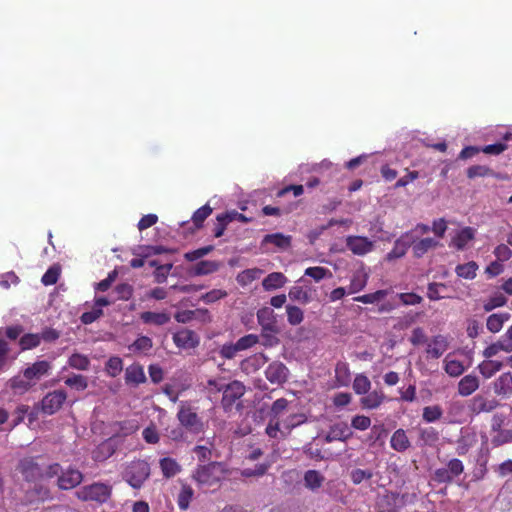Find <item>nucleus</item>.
I'll list each match as a JSON object with an SVG mask.
<instances>
[{"mask_svg":"<svg viewBox=\"0 0 512 512\" xmlns=\"http://www.w3.org/2000/svg\"><path fill=\"white\" fill-rule=\"evenodd\" d=\"M140 319L145 324H152L155 326H162L170 322L171 316L167 312H152L145 311L140 314Z\"/></svg>","mask_w":512,"mask_h":512,"instance_id":"nucleus-26","label":"nucleus"},{"mask_svg":"<svg viewBox=\"0 0 512 512\" xmlns=\"http://www.w3.org/2000/svg\"><path fill=\"white\" fill-rule=\"evenodd\" d=\"M443 410L439 405L426 406L423 408L422 418L427 423H433L441 419Z\"/></svg>","mask_w":512,"mask_h":512,"instance_id":"nucleus-49","label":"nucleus"},{"mask_svg":"<svg viewBox=\"0 0 512 512\" xmlns=\"http://www.w3.org/2000/svg\"><path fill=\"white\" fill-rule=\"evenodd\" d=\"M151 473L150 465L145 460H133L126 465L123 479L134 489H140Z\"/></svg>","mask_w":512,"mask_h":512,"instance_id":"nucleus-2","label":"nucleus"},{"mask_svg":"<svg viewBox=\"0 0 512 512\" xmlns=\"http://www.w3.org/2000/svg\"><path fill=\"white\" fill-rule=\"evenodd\" d=\"M353 435V432L345 422L332 425L326 435L327 442L346 441Z\"/></svg>","mask_w":512,"mask_h":512,"instance_id":"nucleus-21","label":"nucleus"},{"mask_svg":"<svg viewBox=\"0 0 512 512\" xmlns=\"http://www.w3.org/2000/svg\"><path fill=\"white\" fill-rule=\"evenodd\" d=\"M371 389V381L365 374H357L353 381V390L357 395H365Z\"/></svg>","mask_w":512,"mask_h":512,"instance_id":"nucleus-39","label":"nucleus"},{"mask_svg":"<svg viewBox=\"0 0 512 512\" xmlns=\"http://www.w3.org/2000/svg\"><path fill=\"white\" fill-rule=\"evenodd\" d=\"M219 264L215 261L202 260L194 266L195 275H207L216 272Z\"/></svg>","mask_w":512,"mask_h":512,"instance_id":"nucleus-48","label":"nucleus"},{"mask_svg":"<svg viewBox=\"0 0 512 512\" xmlns=\"http://www.w3.org/2000/svg\"><path fill=\"white\" fill-rule=\"evenodd\" d=\"M479 379L477 376L465 375L458 383V394L463 397L472 395L479 388Z\"/></svg>","mask_w":512,"mask_h":512,"instance_id":"nucleus-25","label":"nucleus"},{"mask_svg":"<svg viewBox=\"0 0 512 512\" xmlns=\"http://www.w3.org/2000/svg\"><path fill=\"white\" fill-rule=\"evenodd\" d=\"M112 493L110 485L105 483L96 482L91 485L81 487L76 495L82 501H96L99 503L106 502Z\"/></svg>","mask_w":512,"mask_h":512,"instance_id":"nucleus-3","label":"nucleus"},{"mask_svg":"<svg viewBox=\"0 0 512 512\" xmlns=\"http://www.w3.org/2000/svg\"><path fill=\"white\" fill-rule=\"evenodd\" d=\"M66 386L77 391H84L88 387V379L82 374H73L64 380Z\"/></svg>","mask_w":512,"mask_h":512,"instance_id":"nucleus-44","label":"nucleus"},{"mask_svg":"<svg viewBox=\"0 0 512 512\" xmlns=\"http://www.w3.org/2000/svg\"><path fill=\"white\" fill-rule=\"evenodd\" d=\"M83 480V474L74 468H68L58 476L57 485L62 490L73 489Z\"/></svg>","mask_w":512,"mask_h":512,"instance_id":"nucleus-12","label":"nucleus"},{"mask_svg":"<svg viewBox=\"0 0 512 512\" xmlns=\"http://www.w3.org/2000/svg\"><path fill=\"white\" fill-rule=\"evenodd\" d=\"M445 372L451 376V377H458L460 376L464 371V365L459 360H445V366H444Z\"/></svg>","mask_w":512,"mask_h":512,"instance_id":"nucleus-52","label":"nucleus"},{"mask_svg":"<svg viewBox=\"0 0 512 512\" xmlns=\"http://www.w3.org/2000/svg\"><path fill=\"white\" fill-rule=\"evenodd\" d=\"M287 321L290 325L296 326L303 322L304 312L301 308L295 305L286 306Z\"/></svg>","mask_w":512,"mask_h":512,"instance_id":"nucleus-46","label":"nucleus"},{"mask_svg":"<svg viewBox=\"0 0 512 512\" xmlns=\"http://www.w3.org/2000/svg\"><path fill=\"white\" fill-rule=\"evenodd\" d=\"M124 379L125 384L130 387H137L147 381L144 368L139 363H133L126 367Z\"/></svg>","mask_w":512,"mask_h":512,"instance_id":"nucleus-15","label":"nucleus"},{"mask_svg":"<svg viewBox=\"0 0 512 512\" xmlns=\"http://www.w3.org/2000/svg\"><path fill=\"white\" fill-rule=\"evenodd\" d=\"M34 384L30 381V379H27L22 376H15L12 379H10V388L15 392L19 394H23L27 392Z\"/></svg>","mask_w":512,"mask_h":512,"instance_id":"nucleus-41","label":"nucleus"},{"mask_svg":"<svg viewBox=\"0 0 512 512\" xmlns=\"http://www.w3.org/2000/svg\"><path fill=\"white\" fill-rule=\"evenodd\" d=\"M228 470L223 462L212 461L198 465L192 474L193 480L203 490L215 491L226 478Z\"/></svg>","mask_w":512,"mask_h":512,"instance_id":"nucleus-1","label":"nucleus"},{"mask_svg":"<svg viewBox=\"0 0 512 512\" xmlns=\"http://www.w3.org/2000/svg\"><path fill=\"white\" fill-rule=\"evenodd\" d=\"M404 495L397 492L387 491L377 502L378 512H400L404 506Z\"/></svg>","mask_w":512,"mask_h":512,"instance_id":"nucleus-7","label":"nucleus"},{"mask_svg":"<svg viewBox=\"0 0 512 512\" xmlns=\"http://www.w3.org/2000/svg\"><path fill=\"white\" fill-rule=\"evenodd\" d=\"M502 367L503 362L485 358V360L479 363L477 368L480 374L483 376V378L490 379L497 372H499L502 369Z\"/></svg>","mask_w":512,"mask_h":512,"instance_id":"nucleus-30","label":"nucleus"},{"mask_svg":"<svg viewBox=\"0 0 512 512\" xmlns=\"http://www.w3.org/2000/svg\"><path fill=\"white\" fill-rule=\"evenodd\" d=\"M448 347L447 338L443 335H436L428 343L426 354L430 358L438 359L447 351Z\"/></svg>","mask_w":512,"mask_h":512,"instance_id":"nucleus-20","label":"nucleus"},{"mask_svg":"<svg viewBox=\"0 0 512 512\" xmlns=\"http://www.w3.org/2000/svg\"><path fill=\"white\" fill-rule=\"evenodd\" d=\"M334 387H346L351 381L349 364L339 361L335 365Z\"/></svg>","mask_w":512,"mask_h":512,"instance_id":"nucleus-24","label":"nucleus"},{"mask_svg":"<svg viewBox=\"0 0 512 512\" xmlns=\"http://www.w3.org/2000/svg\"><path fill=\"white\" fill-rule=\"evenodd\" d=\"M52 365L47 360L36 361L31 366L24 369L23 375L25 378L35 384L36 381L40 380L43 376L50 373Z\"/></svg>","mask_w":512,"mask_h":512,"instance_id":"nucleus-14","label":"nucleus"},{"mask_svg":"<svg viewBox=\"0 0 512 512\" xmlns=\"http://www.w3.org/2000/svg\"><path fill=\"white\" fill-rule=\"evenodd\" d=\"M67 399V393L62 390L48 392L40 401L39 409L45 415H53L58 412Z\"/></svg>","mask_w":512,"mask_h":512,"instance_id":"nucleus-6","label":"nucleus"},{"mask_svg":"<svg viewBox=\"0 0 512 512\" xmlns=\"http://www.w3.org/2000/svg\"><path fill=\"white\" fill-rule=\"evenodd\" d=\"M493 254L498 261L505 262L512 257V250L509 247L508 243H501L494 248Z\"/></svg>","mask_w":512,"mask_h":512,"instance_id":"nucleus-60","label":"nucleus"},{"mask_svg":"<svg viewBox=\"0 0 512 512\" xmlns=\"http://www.w3.org/2000/svg\"><path fill=\"white\" fill-rule=\"evenodd\" d=\"M104 370L110 377H117L123 370V360L118 356L110 357L105 363Z\"/></svg>","mask_w":512,"mask_h":512,"instance_id":"nucleus-42","label":"nucleus"},{"mask_svg":"<svg viewBox=\"0 0 512 512\" xmlns=\"http://www.w3.org/2000/svg\"><path fill=\"white\" fill-rule=\"evenodd\" d=\"M143 257H149L152 255H160L163 253H174L175 250L164 247L162 245H147L141 247Z\"/></svg>","mask_w":512,"mask_h":512,"instance_id":"nucleus-58","label":"nucleus"},{"mask_svg":"<svg viewBox=\"0 0 512 512\" xmlns=\"http://www.w3.org/2000/svg\"><path fill=\"white\" fill-rule=\"evenodd\" d=\"M304 274L306 276L313 278L316 282H319L326 277L332 276V273L330 272L329 269L321 266L308 267L305 270Z\"/></svg>","mask_w":512,"mask_h":512,"instance_id":"nucleus-51","label":"nucleus"},{"mask_svg":"<svg viewBox=\"0 0 512 512\" xmlns=\"http://www.w3.org/2000/svg\"><path fill=\"white\" fill-rule=\"evenodd\" d=\"M373 472L371 470H364L360 468L353 469L350 473V478L353 484L359 485L364 480H370L373 477Z\"/></svg>","mask_w":512,"mask_h":512,"instance_id":"nucleus-56","label":"nucleus"},{"mask_svg":"<svg viewBox=\"0 0 512 512\" xmlns=\"http://www.w3.org/2000/svg\"><path fill=\"white\" fill-rule=\"evenodd\" d=\"M193 495L194 491L191 486L182 485L181 490L177 496V505L180 510L185 511L189 508Z\"/></svg>","mask_w":512,"mask_h":512,"instance_id":"nucleus-38","label":"nucleus"},{"mask_svg":"<svg viewBox=\"0 0 512 512\" xmlns=\"http://www.w3.org/2000/svg\"><path fill=\"white\" fill-rule=\"evenodd\" d=\"M324 480V476L317 470H308L304 474V485L312 491L319 489Z\"/></svg>","mask_w":512,"mask_h":512,"instance_id":"nucleus-34","label":"nucleus"},{"mask_svg":"<svg viewBox=\"0 0 512 512\" xmlns=\"http://www.w3.org/2000/svg\"><path fill=\"white\" fill-rule=\"evenodd\" d=\"M265 377L270 383L281 385L288 379V368L282 362L274 361L267 366Z\"/></svg>","mask_w":512,"mask_h":512,"instance_id":"nucleus-10","label":"nucleus"},{"mask_svg":"<svg viewBox=\"0 0 512 512\" xmlns=\"http://www.w3.org/2000/svg\"><path fill=\"white\" fill-rule=\"evenodd\" d=\"M491 385L496 396L501 399L510 398L512 396V373L510 371L501 373Z\"/></svg>","mask_w":512,"mask_h":512,"instance_id":"nucleus-9","label":"nucleus"},{"mask_svg":"<svg viewBox=\"0 0 512 512\" xmlns=\"http://www.w3.org/2000/svg\"><path fill=\"white\" fill-rule=\"evenodd\" d=\"M478 264L475 261H470L465 264H459L455 268V273L458 277L472 280L476 277Z\"/></svg>","mask_w":512,"mask_h":512,"instance_id":"nucleus-36","label":"nucleus"},{"mask_svg":"<svg viewBox=\"0 0 512 512\" xmlns=\"http://www.w3.org/2000/svg\"><path fill=\"white\" fill-rule=\"evenodd\" d=\"M262 243H271L279 248H286L291 244V237L282 233L267 234L264 236Z\"/></svg>","mask_w":512,"mask_h":512,"instance_id":"nucleus-43","label":"nucleus"},{"mask_svg":"<svg viewBox=\"0 0 512 512\" xmlns=\"http://www.w3.org/2000/svg\"><path fill=\"white\" fill-rule=\"evenodd\" d=\"M19 471L27 481L43 479V469L33 457L22 459L19 463Z\"/></svg>","mask_w":512,"mask_h":512,"instance_id":"nucleus-8","label":"nucleus"},{"mask_svg":"<svg viewBox=\"0 0 512 512\" xmlns=\"http://www.w3.org/2000/svg\"><path fill=\"white\" fill-rule=\"evenodd\" d=\"M262 273L263 271L259 268L246 269L238 273L236 281L240 286L245 287L260 278Z\"/></svg>","mask_w":512,"mask_h":512,"instance_id":"nucleus-35","label":"nucleus"},{"mask_svg":"<svg viewBox=\"0 0 512 512\" xmlns=\"http://www.w3.org/2000/svg\"><path fill=\"white\" fill-rule=\"evenodd\" d=\"M173 342L180 349H192L199 345V338L194 331L184 328L174 333Z\"/></svg>","mask_w":512,"mask_h":512,"instance_id":"nucleus-13","label":"nucleus"},{"mask_svg":"<svg viewBox=\"0 0 512 512\" xmlns=\"http://www.w3.org/2000/svg\"><path fill=\"white\" fill-rule=\"evenodd\" d=\"M60 276V269L57 266H51L48 268V270L44 273V275L41 278V282L45 286L54 285L57 283Z\"/></svg>","mask_w":512,"mask_h":512,"instance_id":"nucleus-59","label":"nucleus"},{"mask_svg":"<svg viewBox=\"0 0 512 512\" xmlns=\"http://www.w3.org/2000/svg\"><path fill=\"white\" fill-rule=\"evenodd\" d=\"M495 175V172L485 165H473L467 169V177L469 179H474L476 177H493Z\"/></svg>","mask_w":512,"mask_h":512,"instance_id":"nucleus-50","label":"nucleus"},{"mask_svg":"<svg viewBox=\"0 0 512 512\" xmlns=\"http://www.w3.org/2000/svg\"><path fill=\"white\" fill-rule=\"evenodd\" d=\"M369 275L364 268L358 269L352 274L348 286V294H356L362 291L368 283Z\"/></svg>","mask_w":512,"mask_h":512,"instance_id":"nucleus-23","label":"nucleus"},{"mask_svg":"<svg viewBox=\"0 0 512 512\" xmlns=\"http://www.w3.org/2000/svg\"><path fill=\"white\" fill-rule=\"evenodd\" d=\"M257 321L263 331H279L275 313L269 307L257 311Z\"/></svg>","mask_w":512,"mask_h":512,"instance_id":"nucleus-18","label":"nucleus"},{"mask_svg":"<svg viewBox=\"0 0 512 512\" xmlns=\"http://www.w3.org/2000/svg\"><path fill=\"white\" fill-rule=\"evenodd\" d=\"M288 296L292 301H297L302 304H308L311 301L309 292L301 286H292Z\"/></svg>","mask_w":512,"mask_h":512,"instance_id":"nucleus-47","label":"nucleus"},{"mask_svg":"<svg viewBox=\"0 0 512 512\" xmlns=\"http://www.w3.org/2000/svg\"><path fill=\"white\" fill-rule=\"evenodd\" d=\"M385 395L381 390L368 392L360 399V404L365 409H376L384 401Z\"/></svg>","mask_w":512,"mask_h":512,"instance_id":"nucleus-29","label":"nucleus"},{"mask_svg":"<svg viewBox=\"0 0 512 512\" xmlns=\"http://www.w3.org/2000/svg\"><path fill=\"white\" fill-rule=\"evenodd\" d=\"M259 342V337L255 334H247L236 341L240 351L247 350Z\"/></svg>","mask_w":512,"mask_h":512,"instance_id":"nucleus-61","label":"nucleus"},{"mask_svg":"<svg viewBox=\"0 0 512 512\" xmlns=\"http://www.w3.org/2000/svg\"><path fill=\"white\" fill-rule=\"evenodd\" d=\"M412 241V251L416 258L423 257L429 250L438 246L439 242L433 238L427 237L420 240H415L413 236L409 238Z\"/></svg>","mask_w":512,"mask_h":512,"instance_id":"nucleus-22","label":"nucleus"},{"mask_svg":"<svg viewBox=\"0 0 512 512\" xmlns=\"http://www.w3.org/2000/svg\"><path fill=\"white\" fill-rule=\"evenodd\" d=\"M446 468L450 475L453 477V479L455 477L460 476L464 472L463 462L458 458H453L449 460Z\"/></svg>","mask_w":512,"mask_h":512,"instance_id":"nucleus-63","label":"nucleus"},{"mask_svg":"<svg viewBox=\"0 0 512 512\" xmlns=\"http://www.w3.org/2000/svg\"><path fill=\"white\" fill-rule=\"evenodd\" d=\"M41 343L39 334H25L20 338V346L22 350H29L37 347Z\"/></svg>","mask_w":512,"mask_h":512,"instance_id":"nucleus-54","label":"nucleus"},{"mask_svg":"<svg viewBox=\"0 0 512 512\" xmlns=\"http://www.w3.org/2000/svg\"><path fill=\"white\" fill-rule=\"evenodd\" d=\"M390 446L397 452H404L411 446L410 440L404 429L399 428L392 434Z\"/></svg>","mask_w":512,"mask_h":512,"instance_id":"nucleus-27","label":"nucleus"},{"mask_svg":"<svg viewBox=\"0 0 512 512\" xmlns=\"http://www.w3.org/2000/svg\"><path fill=\"white\" fill-rule=\"evenodd\" d=\"M499 403L495 399H488L483 395H476L470 400L469 409L473 414L491 412L498 407Z\"/></svg>","mask_w":512,"mask_h":512,"instance_id":"nucleus-17","label":"nucleus"},{"mask_svg":"<svg viewBox=\"0 0 512 512\" xmlns=\"http://www.w3.org/2000/svg\"><path fill=\"white\" fill-rule=\"evenodd\" d=\"M118 447L117 438L111 437L101 442L92 452V458L97 462H103L110 458Z\"/></svg>","mask_w":512,"mask_h":512,"instance_id":"nucleus-16","label":"nucleus"},{"mask_svg":"<svg viewBox=\"0 0 512 512\" xmlns=\"http://www.w3.org/2000/svg\"><path fill=\"white\" fill-rule=\"evenodd\" d=\"M173 268L172 263L163 264L160 266H157V269L154 271V278L156 283H164L167 280V277Z\"/></svg>","mask_w":512,"mask_h":512,"instance_id":"nucleus-62","label":"nucleus"},{"mask_svg":"<svg viewBox=\"0 0 512 512\" xmlns=\"http://www.w3.org/2000/svg\"><path fill=\"white\" fill-rule=\"evenodd\" d=\"M212 211L210 205L205 204L193 213L192 221L196 229L202 228L204 221L212 214Z\"/></svg>","mask_w":512,"mask_h":512,"instance_id":"nucleus-45","label":"nucleus"},{"mask_svg":"<svg viewBox=\"0 0 512 512\" xmlns=\"http://www.w3.org/2000/svg\"><path fill=\"white\" fill-rule=\"evenodd\" d=\"M228 383L225 382L223 377L212 378L207 380L204 389L209 398H216L219 393H223Z\"/></svg>","mask_w":512,"mask_h":512,"instance_id":"nucleus-32","label":"nucleus"},{"mask_svg":"<svg viewBox=\"0 0 512 512\" xmlns=\"http://www.w3.org/2000/svg\"><path fill=\"white\" fill-rule=\"evenodd\" d=\"M475 231L471 227L461 229L452 239V244L457 250H463L466 245L474 239Z\"/></svg>","mask_w":512,"mask_h":512,"instance_id":"nucleus-31","label":"nucleus"},{"mask_svg":"<svg viewBox=\"0 0 512 512\" xmlns=\"http://www.w3.org/2000/svg\"><path fill=\"white\" fill-rule=\"evenodd\" d=\"M68 365L73 369L86 371L90 367V359L86 355L73 353L68 358Z\"/></svg>","mask_w":512,"mask_h":512,"instance_id":"nucleus-40","label":"nucleus"},{"mask_svg":"<svg viewBox=\"0 0 512 512\" xmlns=\"http://www.w3.org/2000/svg\"><path fill=\"white\" fill-rule=\"evenodd\" d=\"M213 250H214L213 245L204 246V247L198 248L196 250L186 252L184 254V258L189 262H193V261H196V260L208 255Z\"/></svg>","mask_w":512,"mask_h":512,"instance_id":"nucleus-57","label":"nucleus"},{"mask_svg":"<svg viewBox=\"0 0 512 512\" xmlns=\"http://www.w3.org/2000/svg\"><path fill=\"white\" fill-rule=\"evenodd\" d=\"M509 442H512V430H499L492 439L494 446H501Z\"/></svg>","mask_w":512,"mask_h":512,"instance_id":"nucleus-64","label":"nucleus"},{"mask_svg":"<svg viewBox=\"0 0 512 512\" xmlns=\"http://www.w3.org/2000/svg\"><path fill=\"white\" fill-rule=\"evenodd\" d=\"M388 294H389L388 290L381 289V290H377L373 293L356 296L353 298V300L356 302L363 303V304H374V303L382 301Z\"/></svg>","mask_w":512,"mask_h":512,"instance_id":"nucleus-37","label":"nucleus"},{"mask_svg":"<svg viewBox=\"0 0 512 512\" xmlns=\"http://www.w3.org/2000/svg\"><path fill=\"white\" fill-rule=\"evenodd\" d=\"M507 303V298L501 294L498 293L492 297H490L483 305V309L486 312H490L495 308L503 307Z\"/></svg>","mask_w":512,"mask_h":512,"instance_id":"nucleus-53","label":"nucleus"},{"mask_svg":"<svg viewBox=\"0 0 512 512\" xmlns=\"http://www.w3.org/2000/svg\"><path fill=\"white\" fill-rule=\"evenodd\" d=\"M287 282V277L281 272H272L262 281L265 291H272L283 287Z\"/></svg>","mask_w":512,"mask_h":512,"instance_id":"nucleus-28","label":"nucleus"},{"mask_svg":"<svg viewBox=\"0 0 512 512\" xmlns=\"http://www.w3.org/2000/svg\"><path fill=\"white\" fill-rule=\"evenodd\" d=\"M245 386L238 380L227 384L222 393L221 406L225 412H230L234 407L241 408L240 399L245 394Z\"/></svg>","mask_w":512,"mask_h":512,"instance_id":"nucleus-4","label":"nucleus"},{"mask_svg":"<svg viewBox=\"0 0 512 512\" xmlns=\"http://www.w3.org/2000/svg\"><path fill=\"white\" fill-rule=\"evenodd\" d=\"M153 347V342L148 336L138 337L130 346L134 352H146Z\"/></svg>","mask_w":512,"mask_h":512,"instance_id":"nucleus-55","label":"nucleus"},{"mask_svg":"<svg viewBox=\"0 0 512 512\" xmlns=\"http://www.w3.org/2000/svg\"><path fill=\"white\" fill-rule=\"evenodd\" d=\"M411 232L404 233L400 238L394 242V246L390 252L386 255L387 261H393L395 259L402 258L405 256L408 248L411 246L412 241L409 240Z\"/></svg>","mask_w":512,"mask_h":512,"instance_id":"nucleus-19","label":"nucleus"},{"mask_svg":"<svg viewBox=\"0 0 512 512\" xmlns=\"http://www.w3.org/2000/svg\"><path fill=\"white\" fill-rule=\"evenodd\" d=\"M346 246L353 254L363 256L373 250L374 243L364 236H348Z\"/></svg>","mask_w":512,"mask_h":512,"instance_id":"nucleus-11","label":"nucleus"},{"mask_svg":"<svg viewBox=\"0 0 512 512\" xmlns=\"http://www.w3.org/2000/svg\"><path fill=\"white\" fill-rule=\"evenodd\" d=\"M177 418L180 424L190 432L197 434L203 430L201 418L198 416L196 411L186 403L181 404L177 413Z\"/></svg>","mask_w":512,"mask_h":512,"instance_id":"nucleus-5","label":"nucleus"},{"mask_svg":"<svg viewBox=\"0 0 512 512\" xmlns=\"http://www.w3.org/2000/svg\"><path fill=\"white\" fill-rule=\"evenodd\" d=\"M159 465L163 476L167 479L174 477L181 471V466L178 464V462L170 457H164L160 459Z\"/></svg>","mask_w":512,"mask_h":512,"instance_id":"nucleus-33","label":"nucleus"}]
</instances>
